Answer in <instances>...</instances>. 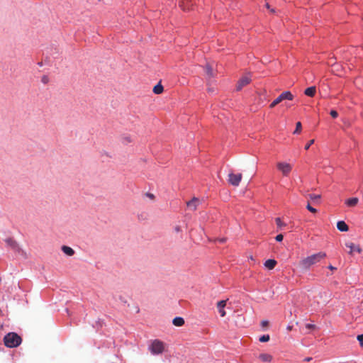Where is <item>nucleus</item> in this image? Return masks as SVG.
<instances>
[{
	"label": "nucleus",
	"mask_w": 363,
	"mask_h": 363,
	"mask_svg": "<svg viewBox=\"0 0 363 363\" xmlns=\"http://www.w3.org/2000/svg\"><path fill=\"white\" fill-rule=\"evenodd\" d=\"M268 324H269V322L267 320H262L261 322V325L262 327H267L268 325Z\"/></svg>",
	"instance_id": "nucleus-31"
},
{
	"label": "nucleus",
	"mask_w": 363,
	"mask_h": 363,
	"mask_svg": "<svg viewBox=\"0 0 363 363\" xmlns=\"http://www.w3.org/2000/svg\"><path fill=\"white\" fill-rule=\"evenodd\" d=\"M269 339H270V337H269V335H264L259 337V340L261 342H268L269 340Z\"/></svg>",
	"instance_id": "nucleus-22"
},
{
	"label": "nucleus",
	"mask_w": 363,
	"mask_h": 363,
	"mask_svg": "<svg viewBox=\"0 0 363 363\" xmlns=\"http://www.w3.org/2000/svg\"><path fill=\"white\" fill-rule=\"evenodd\" d=\"M259 359L262 362H271L272 359V355L266 353L260 354L259 356Z\"/></svg>",
	"instance_id": "nucleus-18"
},
{
	"label": "nucleus",
	"mask_w": 363,
	"mask_h": 363,
	"mask_svg": "<svg viewBox=\"0 0 363 363\" xmlns=\"http://www.w3.org/2000/svg\"><path fill=\"white\" fill-rule=\"evenodd\" d=\"M306 208H307L310 212H311V213H316V212H317V210H316L315 208H313V207L310 205V203H309L307 204V206H306Z\"/></svg>",
	"instance_id": "nucleus-25"
},
{
	"label": "nucleus",
	"mask_w": 363,
	"mask_h": 363,
	"mask_svg": "<svg viewBox=\"0 0 363 363\" xmlns=\"http://www.w3.org/2000/svg\"><path fill=\"white\" fill-rule=\"evenodd\" d=\"M316 93V88L315 86H310L305 89L304 94L310 97H313L315 96Z\"/></svg>",
	"instance_id": "nucleus-15"
},
{
	"label": "nucleus",
	"mask_w": 363,
	"mask_h": 363,
	"mask_svg": "<svg viewBox=\"0 0 363 363\" xmlns=\"http://www.w3.org/2000/svg\"><path fill=\"white\" fill-rule=\"evenodd\" d=\"M345 246L350 248L349 253L353 255L355 252L360 253L362 250L359 246L354 245L353 242H348L345 243Z\"/></svg>",
	"instance_id": "nucleus-10"
},
{
	"label": "nucleus",
	"mask_w": 363,
	"mask_h": 363,
	"mask_svg": "<svg viewBox=\"0 0 363 363\" xmlns=\"http://www.w3.org/2000/svg\"><path fill=\"white\" fill-rule=\"evenodd\" d=\"M172 323L175 326L180 327L184 324V320L182 317H176L173 319Z\"/></svg>",
	"instance_id": "nucleus-17"
},
{
	"label": "nucleus",
	"mask_w": 363,
	"mask_h": 363,
	"mask_svg": "<svg viewBox=\"0 0 363 363\" xmlns=\"http://www.w3.org/2000/svg\"><path fill=\"white\" fill-rule=\"evenodd\" d=\"M225 241L224 239L221 240L220 242H223Z\"/></svg>",
	"instance_id": "nucleus-39"
},
{
	"label": "nucleus",
	"mask_w": 363,
	"mask_h": 363,
	"mask_svg": "<svg viewBox=\"0 0 363 363\" xmlns=\"http://www.w3.org/2000/svg\"><path fill=\"white\" fill-rule=\"evenodd\" d=\"M312 360V357H306L304 359V361L305 362H310Z\"/></svg>",
	"instance_id": "nucleus-34"
},
{
	"label": "nucleus",
	"mask_w": 363,
	"mask_h": 363,
	"mask_svg": "<svg viewBox=\"0 0 363 363\" xmlns=\"http://www.w3.org/2000/svg\"><path fill=\"white\" fill-rule=\"evenodd\" d=\"M150 350L153 354H162L164 351V343L159 340H155L150 346Z\"/></svg>",
	"instance_id": "nucleus-4"
},
{
	"label": "nucleus",
	"mask_w": 363,
	"mask_h": 363,
	"mask_svg": "<svg viewBox=\"0 0 363 363\" xmlns=\"http://www.w3.org/2000/svg\"><path fill=\"white\" fill-rule=\"evenodd\" d=\"M21 340V337L15 333H9L4 337V345L10 348L18 346Z\"/></svg>",
	"instance_id": "nucleus-2"
},
{
	"label": "nucleus",
	"mask_w": 363,
	"mask_h": 363,
	"mask_svg": "<svg viewBox=\"0 0 363 363\" xmlns=\"http://www.w3.org/2000/svg\"><path fill=\"white\" fill-rule=\"evenodd\" d=\"M328 268H329L330 270H335V269H336V267H333V266H332V265H329V266H328Z\"/></svg>",
	"instance_id": "nucleus-35"
},
{
	"label": "nucleus",
	"mask_w": 363,
	"mask_h": 363,
	"mask_svg": "<svg viewBox=\"0 0 363 363\" xmlns=\"http://www.w3.org/2000/svg\"><path fill=\"white\" fill-rule=\"evenodd\" d=\"M200 204L201 201L196 197H194L191 201L186 202L187 207L191 211H196Z\"/></svg>",
	"instance_id": "nucleus-7"
},
{
	"label": "nucleus",
	"mask_w": 363,
	"mask_h": 363,
	"mask_svg": "<svg viewBox=\"0 0 363 363\" xmlns=\"http://www.w3.org/2000/svg\"><path fill=\"white\" fill-rule=\"evenodd\" d=\"M147 196L151 199H155V196L152 194H150V193H148L147 194Z\"/></svg>",
	"instance_id": "nucleus-32"
},
{
	"label": "nucleus",
	"mask_w": 363,
	"mask_h": 363,
	"mask_svg": "<svg viewBox=\"0 0 363 363\" xmlns=\"http://www.w3.org/2000/svg\"><path fill=\"white\" fill-rule=\"evenodd\" d=\"M277 263V262L275 259H269L264 262V267L268 269H273L275 267Z\"/></svg>",
	"instance_id": "nucleus-13"
},
{
	"label": "nucleus",
	"mask_w": 363,
	"mask_h": 363,
	"mask_svg": "<svg viewBox=\"0 0 363 363\" xmlns=\"http://www.w3.org/2000/svg\"><path fill=\"white\" fill-rule=\"evenodd\" d=\"M163 86L160 83H158L157 85H155L153 88V92L156 94H160L162 93L163 91Z\"/></svg>",
	"instance_id": "nucleus-19"
},
{
	"label": "nucleus",
	"mask_w": 363,
	"mask_h": 363,
	"mask_svg": "<svg viewBox=\"0 0 363 363\" xmlns=\"http://www.w3.org/2000/svg\"><path fill=\"white\" fill-rule=\"evenodd\" d=\"M314 143V140H311L306 145L305 150H308L310 146Z\"/></svg>",
	"instance_id": "nucleus-28"
},
{
	"label": "nucleus",
	"mask_w": 363,
	"mask_h": 363,
	"mask_svg": "<svg viewBox=\"0 0 363 363\" xmlns=\"http://www.w3.org/2000/svg\"><path fill=\"white\" fill-rule=\"evenodd\" d=\"M242 178V175L240 173L236 174L230 173L228 175V182L234 186H238L240 184Z\"/></svg>",
	"instance_id": "nucleus-6"
},
{
	"label": "nucleus",
	"mask_w": 363,
	"mask_h": 363,
	"mask_svg": "<svg viewBox=\"0 0 363 363\" xmlns=\"http://www.w3.org/2000/svg\"><path fill=\"white\" fill-rule=\"evenodd\" d=\"M330 114L334 118H337L338 116L337 112L336 111H335V110L330 111Z\"/></svg>",
	"instance_id": "nucleus-26"
},
{
	"label": "nucleus",
	"mask_w": 363,
	"mask_h": 363,
	"mask_svg": "<svg viewBox=\"0 0 363 363\" xmlns=\"http://www.w3.org/2000/svg\"><path fill=\"white\" fill-rule=\"evenodd\" d=\"M266 7H267V9H270V6H269V4H266Z\"/></svg>",
	"instance_id": "nucleus-37"
},
{
	"label": "nucleus",
	"mask_w": 363,
	"mask_h": 363,
	"mask_svg": "<svg viewBox=\"0 0 363 363\" xmlns=\"http://www.w3.org/2000/svg\"><path fill=\"white\" fill-rule=\"evenodd\" d=\"M306 328L308 330H313L315 328V325L313 324L308 323L306 325Z\"/></svg>",
	"instance_id": "nucleus-29"
},
{
	"label": "nucleus",
	"mask_w": 363,
	"mask_h": 363,
	"mask_svg": "<svg viewBox=\"0 0 363 363\" xmlns=\"http://www.w3.org/2000/svg\"><path fill=\"white\" fill-rule=\"evenodd\" d=\"M174 230L176 232L179 233L181 231V227L177 225L175 227Z\"/></svg>",
	"instance_id": "nucleus-33"
},
{
	"label": "nucleus",
	"mask_w": 363,
	"mask_h": 363,
	"mask_svg": "<svg viewBox=\"0 0 363 363\" xmlns=\"http://www.w3.org/2000/svg\"><path fill=\"white\" fill-rule=\"evenodd\" d=\"M308 197L311 200L318 201L320 199V195L311 194L308 195Z\"/></svg>",
	"instance_id": "nucleus-23"
},
{
	"label": "nucleus",
	"mask_w": 363,
	"mask_h": 363,
	"mask_svg": "<svg viewBox=\"0 0 363 363\" xmlns=\"http://www.w3.org/2000/svg\"><path fill=\"white\" fill-rule=\"evenodd\" d=\"M284 236L281 234H279L276 236L275 240L278 242H281L283 240Z\"/></svg>",
	"instance_id": "nucleus-30"
},
{
	"label": "nucleus",
	"mask_w": 363,
	"mask_h": 363,
	"mask_svg": "<svg viewBox=\"0 0 363 363\" xmlns=\"http://www.w3.org/2000/svg\"><path fill=\"white\" fill-rule=\"evenodd\" d=\"M326 254L323 252H320L316 254L311 255L305 258H303L299 262V267L304 271L308 270L311 266L320 262L322 259L325 258Z\"/></svg>",
	"instance_id": "nucleus-1"
},
{
	"label": "nucleus",
	"mask_w": 363,
	"mask_h": 363,
	"mask_svg": "<svg viewBox=\"0 0 363 363\" xmlns=\"http://www.w3.org/2000/svg\"><path fill=\"white\" fill-rule=\"evenodd\" d=\"M227 301L221 300L217 303V308L221 317H224L226 315L224 308L226 306Z\"/></svg>",
	"instance_id": "nucleus-11"
},
{
	"label": "nucleus",
	"mask_w": 363,
	"mask_h": 363,
	"mask_svg": "<svg viewBox=\"0 0 363 363\" xmlns=\"http://www.w3.org/2000/svg\"><path fill=\"white\" fill-rule=\"evenodd\" d=\"M275 222L279 228H281L286 225V224L281 221L280 218H276Z\"/></svg>",
	"instance_id": "nucleus-24"
},
{
	"label": "nucleus",
	"mask_w": 363,
	"mask_h": 363,
	"mask_svg": "<svg viewBox=\"0 0 363 363\" xmlns=\"http://www.w3.org/2000/svg\"><path fill=\"white\" fill-rule=\"evenodd\" d=\"M270 11H271L272 13H274L275 11H274V9H270Z\"/></svg>",
	"instance_id": "nucleus-38"
},
{
	"label": "nucleus",
	"mask_w": 363,
	"mask_h": 363,
	"mask_svg": "<svg viewBox=\"0 0 363 363\" xmlns=\"http://www.w3.org/2000/svg\"><path fill=\"white\" fill-rule=\"evenodd\" d=\"M359 199L357 197L351 198L345 201V204L350 207H354L357 205Z\"/></svg>",
	"instance_id": "nucleus-14"
},
{
	"label": "nucleus",
	"mask_w": 363,
	"mask_h": 363,
	"mask_svg": "<svg viewBox=\"0 0 363 363\" xmlns=\"http://www.w3.org/2000/svg\"><path fill=\"white\" fill-rule=\"evenodd\" d=\"M277 169L281 172L284 176H288L292 169V166L286 162H278L277 164Z\"/></svg>",
	"instance_id": "nucleus-5"
},
{
	"label": "nucleus",
	"mask_w": 363,
	"mask_h": 363,
	"mask_svg": "<svg viewBox=\"0 0 363 363\" xmlns=\"http://www.w3.org/2000/svg\"><path fill=\"white\" fill-rule=\"evenodd\" d=\"M292 328H293L292 326H291V325H288V326H287V328H286V329H287L289 331H290V330H292Z\"/></svg>",
	"instance_id": "nucleus-36"
},
{
	"label": "nucleus",
	"mask_w": 363,
	"mask_h": 363,
	"mask_svg": "<svg viewBox=\"0 0 363 363\" xmlns=\"http://www.w3.org/2000/svg\"><path fill=\"white\" fill-rule=\"evenodd\" d=\"M5 242L11 249L15 251L20 252L21 248L15 240L11 238H9L5 240Z\"/></svg>",
	"instance_id": "nucleus-9"
},
{
	"label": "nucleus",
	"mask_w": 363,
	"mask_h": 363,
	"mask_svg": "<svg viewBox=\"0 0 363 363\" xmlns=\"http://www.w3.org/2000/svg\"><path fill=\"white\" fill-rule=\"evenodd\" d=\"M337 228L341 232H347L349 230L348 225L342 220L337 222Z\"/></svg>",
	"instance_id": "nucleus-12"
},
{
	"label": "nucleus",
	"mask_w": 363,
	"mask_h": 363,
	"mask_svg": "<svg viewBox=\"0 0 363 363\" xmlns=\"http://www.w3.org/2000/svg\"><path fill=\"white\" fill-rule=\"evenodd\" d=\"M302 129V125L301 122H297L296 124V129L294 131V134H298L301 133Z\"/></svg>",
	"instance_id": "nucleus-21"
},
{
	"label": "nucleus",
	"mask_w": 363,
	"mask_h": 363,
	"mask_svg": "<svg viewBox=\"0 0 363 363\" xmlns=\"http://www.w3.org/2000/svg\"><path fill=\"white\" fill-rule=\"evenodd\" d=\"M251 82V79L249 76L242 77L238 82L237 84V90L240 91L242 87L247 85Z\"/></svg>",
	"instance_id": "nucleus-8"
},
{
	"label": "nucleus",
	"mask_w": 363,
	"mask_h": 363,
	"mask_svg": "<svg viewBox=\"0 0 363 363\" xmlns=\"http://www.w3.org/2000/svg\"><path fill=\"white\" fill-rule=\"evenodd\" d=\"M294 99V95L289 91L282 92L276 99H274L269 105L271 108L275 107L277 104L284 100L291 101Z\"/></svg>",
	"instance_id": "nucleus-3"
},
{
	"label": "nucleus",
	"mask_w": 363,
	"mask_h": 363,
	"mask_svg": "<svg viewBox=\"0 0 363 363\" xmlns=\"http://www.w3.org/2000/svg\"><path fill=\"white\" fill-rule=\"evenodd\" d=\"M62 252L68 256H72L74 254V251L70 247L63 245L62 247Z\"/></svg>",
	"instance_id": "nucleus-16"
},
{
	"label": "nucleus",
	"mask_w": 363,
	"mask_h": 363,
	"mask_svg": "<svg viewBox=\"0 0 363 363\" xmlns=\"http://www.w3.org/2000/svg\"><path fill=\"white\" fill-rule=\"evenodd\" d=\"M205 71H206V75L211 78V77H214V74H213V68L209 65H207L205 67Z\"/></svg>",
	"instance_id": "nucleus-20"
},
{
	"label": "nucleus",
	"mask_w": 363,
	"mask_h": 363,
	"mask_svg": "<svg viewBox=\"0 0 363 363\" xmlns=\"http://www.w3.org/2000/svg\"><path fill=\"white\" fill-rule=\"evenodd\" d=\"M357 338L359 340L361 347H363V334L359 335Z\"/></svg>",
	"instance_id": "nucleus-27"
}]
</instances>
